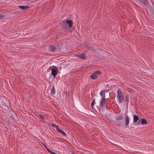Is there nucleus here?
Masks as SVG:
<instances>
[{
	"label": "nucleus",
	"instance_id": "f257e3e1",
	"mask_svg": "<svg viewBox=\"0 0 154 154\" xmlns=\"http://www.w3.org/2000/svg\"><path fill=\"white\" fill-rule=\"evenodd\" d=\"M117 97L118 99V101L119 103L122 102L124 100V97L122 95L121 91L119 90L117 91Z\"/></svg>",
	"mask_w": 154,
	"mask_h": 154
},
{
	"label": "nucleus",
	"instance_id": "f8f14e48",
	"mask_svg": "<svg viewBox=\"0 0 154 154\" xmlns=\"http://www.w3.org/2000/svg\"><path fill=\"white\" fill-rule=\"evenodd\" d=\"M141 123L142 125H145L147 124V122L146 120L144 119H141Z\"/></svg>",
	"mask_w": 154,
	"mask_h": 154
},
{
	"label": "nucleus",
	"instance_id": "412c9836",
	"mask_svg": "<svg viewBox=\"0 0 154 154\" xmlns=\"http://www.w3.org/2000/svg\"><path fill=\"white\" fill-rule=\"evenodd\" d=\"M94 100H93V101L91 103V106L93 107L94 105Z\"/></svg>",
	"mask_w": 154,
	"mask_h": 154
},
{
	"label": "nucleus",
	"instance_id": "4be33fe9",
	"mask_svg": "<svg viewBox=\"0 0 154 154\" xmlns=\"http://www.w3.org/2000/svg\"><path fill=\"white\" fill-rule=\"evenodd\" d=\"M3 17L4 16L1 14H0V19H2Z\"/></svg>",
	"mask_w": 154,
	"mask_h": 154
},
{
	"label": "nucleus",
	"instance_id": "dca6fc26",
	"mask_svg": "<svg viewBox=\"0 0 154 154\" xmlns=\"http://www.w3.org/2000/svg\"><path fill=\"white\" fill-rule=\"evenodd\" d=\"M129 97H128V95H126L125 96V100L124 101V102H126L127 103H128L129 101ZM128 103H127V104H128Z\"/></svg>",
	"mask_w": 154,
	"mask_h": 154
},
{
	"label": "nucleus",
	"instance_id": "6ab92c4d",
	"mask_svg": "<svg viewBox=\"0 0 154 154\" xmlns=\"http://www.w3.org/2000/svg\"><path fill=\"white\" fill-rule=\"evenodd\" d=\"M56 49V48L55 47H51V48L50 49V51H55Z\"/></svg>",
	"mask_w": 154,
	"mask_h": 154
},
{
	"label": "nucleus",
	"instance_id": "a211bd4d",
	"mask_svg": "<svg viewBox=\"0 0 154 154\" xmlns=\"http://www.w3.org/2000/svg\"><path fill=\"white\" fill-rule=\"evenodd\" d=\"M46 149L47 150V151L50 153L51 154H57L56 153H54V152H52L51 151L50 149L48 148H46Z\"/></svg>",
	"mask_w": 154,
	"mask_h": 154
},
{
	"label": "nucleus",
	"instance_id": "0eeeda50",
	"mask_svg": "<svg viewBox=\"0 0 154 154\" xmlns=\"http://www.w3.org/2000/svg\"><path fill=\"white\" fill-rule=\"evenodd\" d=\"M19 7L23 10H25L26 9H28L29 7V6H19Z\"/></svg>",
	"mask_w": 154,
	"mask_h": 154
},
{
	"label": "nucleus",
	"instance_id": "1a4fd4ad",
	"mask_svg": "<svg viewBox=\"0 0 154 154\" xmlns=\"http://www.w3.org/2000/svg\"><path fill=\"white\" fill-rule=\"evenodd\" d=\"M138 1L140 2L141 3H143L145 5H148L149 4L148 1L146 0H140Z\"/></svg>",
	"mask_w": 154,
	"mask_h": 154
},
{
	"label": "nucleus",
	"instance_id": "9d476101",
	"mask_svg": "<svg viewBox=\"0 0 154 154\" xmlns=\"http://www.w3.org/2000/svg\"><path fill=\"white\" fill-rule=\"evenodd\" d=\"M58 133H60L62 136H66V133L63 130L58 128Z\"/></svg>",
	"mask_w": 154,
	"mask_h": 154
},
{
	"label": "nucleus",
	"instance_id": "f03ea898",
	"mask_svg": "<svg viewBox=\"0 0 154 154\" xmlns=\"http://www.w3.org/2000/svg\"><path fill=\"white\" fill-rule=\"evenodd\" d=\"M101 73V72L100 71H97L95 72L94 73H93L91 75L90 77L91 78L93 79H96L98 75L100 74Z\"/></svg>",
	"mask_w": 154,
	"mask_h": 154
},
{
	"label": "nucleus",
	"instance_id": "4468645a",
	"mask_svg": "<svg viewBox=\"0 0 154 154\" xmlns=\"http://www.w3.org/2000/svg\"><path fill=\"white\" fill-rule=\"evenodd\" d=\"M105 98H102L101 100L100 101V106H103L104 105V103H105Z\"/></svg>",
	"mask_w": 154,
	"mask_h": 154
},
{
	"label": "nucleus",
	"instance_id": "f3484780",
	"mask_svg": "<svg viewBox=\"0 0 154 154\" xmlns=\"http://www.w3.org/2000/svg\"><path fill=\"white\" fill-rule=\"evenodd\" d=\"M51 93L54 94L55 93V90L54 85L52 86V89L51 90Z\"/></svg>",
	"mask_w": 154,
	"mask_h": 154
},
{
	"label": "nucleus",
	"instance_id": "9b49d317",
	"mask_svg": "<svg viewBox=\"0 0 154 154\" xmlns=\"http://www.w3.org/2000/svg\"><path fill=\"white\" fill-rule=\"evenodd\" d=\"M100 94L101 97L103 98H105V93L104 90L101 91L100 92Z\"/></svg>",
	"mask_w": 154,
	"mask_h": 154
},
{
	"label": "nucleus",
	"instance_id": "ddd939ff",
	"mask_svg": "<svg viewBox=\"0 0 154 154\" xmlns=\"http://www.w3.org/2000/svg\"><path fill=\"white\" fill-rule=\"evenodd\" d=\"M139 118L136 115H134V119L133 121L134 122H137V121L138 120Z\"/></svg>",
	"mask_w": 154,
	"mask_h": 154
},
{
	"label": "nucleus",
	"instance_id": "423d86ee",
	"mask_svg": "<svg viewBox=\"0 0 154 154\" xmlns=\"http://www.w3.org/2000/svg\"><path fill=\"white\" fill-rule=\"evenodd\" d=\"M57 70L55 69H51V74L55 77L57 75Z\"/></svg>",
	"mask_w": 154,
	"mask_h": 154
},
{
	"label": "nucleus",
	"instance_id": "5701e85b",
	"mask_svg": "<svg viewBox=\"0 0 154 154\" xmlns=\"http://www.w3.org/2000/svg\"><path fill=\"white\" fill-rule=\"evenodd\" d=\"M43 144L45 146V147L46 148H46H48L47 147V146H46V145L45 144Z\"/></svg>",
	"mask_w": 154,
	"mask_h": 154
},
{
	"label": "nucleus",
	"instance_id": "6e6552de",
	"mask_svg": "<svg viewBox=\"0 0 154 154\" xmlns=\"http://www.w3.org/2000/svg\"><path fill=\"white\" fill-rule=\"evenodd\" d=\"M125 125L127 126L128 125L129 123V118L128 116H125Z\"/></svg>",
	"mask_w": 154,
	"mask_h": 154
},
{
	"label": "nucleus",
	"instance_id": "2eb2a0df",
	"mask_svg": "<svg viewBox=\"0 0 154 154\" xmlns=\"http://www.w3.org/2000/svg\"><path fill=\"white\" fill-rule=\"evenodd\" d=\"M38 117L40 118V120L42 122L44 121L43 120V117L42 115H38Z\"/></svg>",
	"mask_w": 154,
	"mask_h": 154
},
{
	"label": "nucleus",
	"instance_id": "7ed1b4c3",
	"mask_svg": "<svg viewBox=\"0 0 154 154\" xmlns=\"http://www.w3.org/2000/svg\"><path fill=\"white\" fill-rule=\"evenodd\" d=\"M75 56L82 59L86 58L85 55L84 54H75Z\"/></svg>",
	"mask_w": 154,
	"mask_h": 154
},
{
	"label": "nucleus",
	"instance_id": "20e7f679",
	"mask_svg": "<svg viewBox=\"0 0 154 154\" xmlns=\"http://www.w3.org/2000/svg\"><path fill=\"white\" fill-rule=\"evenodd\" d=\"M115 118L116 120H120L123 118V116L121 115H116L115 116Z\"/></svg>",
	"mask_w": 154,
	"mask_h": 154
},
{
	"label": "nucleus",
	"instance_id": "aec40b11",
	"mask_svg": "<svg viewBox=\"0 0 154 154\" xmlns=\"http://www.w3.org/2000/svg\"><path fill=\"white\" fill-rule=\"evenodd\" d=\"M52 125L53 127H55L57 130L58 131V126H57L56 125L53 124H52Z\"/></svg>",
	"mask_w": 154,
	"mask_h": 154
},
{
	"label": "nucleus",
	"instance_id": "39448f33",
	"mask_svg": "<svg viewBox=\"0 0 154 154\" xmlns=\"http://www.w3.org/2000/svg\"><path fill=\"white\" fill-rule=\"evenodd\" d=\"M66 24L68 25V26L69 28H71L72 26V21L71 20H66Z\"/></svg>",
	"mask_w": 154,
	"mask_h": 154
}]
</instances>
